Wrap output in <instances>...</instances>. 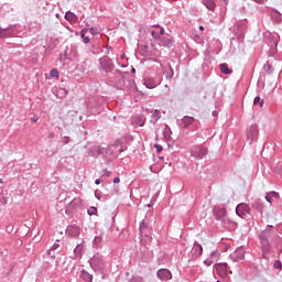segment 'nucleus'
<instances>
[{
    "mask_svg": "<svg viewBox=\"0 0 282 282\" xmlns=\"http://www.w3.org/2000/svg\"><path fill=\"white\" fill-rule=\"evenodd\" d=\"M220 72H221V74H225L226 76H230V74H232V69H230L228 67V64H226V63L220 64Z\"/></svg>",
    "mask_w": 282,
    "mask_h": 282,
    "instance_id": "nucleus-26",
    "label": "nucleus"
},
{
    "mask_svg": "<svg viewBox=\"0 0 282 282\" xmlns=\"http://www.w3.org/2000/svg\"><path fill=\"white\" fill-rule=\"evenodd\" d=\"M263 69L267 74H274V67H272V64L270 62H267L263 66Z\"/></svg>",
    "mask_w": 282,
    "mask_h": 282,
    "instance_id": "nucleus-28",
    "label": "nucleus"
},
{
    "mask_svg": "<svg viewBox=\"0 0 282 282\" xmlns=\"http://www.w3.org/2000/svg\"><path fill=\"white\" fill-rule=\"evenodd\" d=\"M169 69L170 70L165 74L166 80H171L173 76H175V72L173 70V66H171V64H169Z\"/></svg>",
    "mask_w": 282,
    "mask_h": 282,
    "instance_id": "nucleus-30",
    "label": "nucleus"
},
{
    "mask_svg": "<svg viewBox=\"0 0 282 282\" xmlns=\"http://www.w3.org/2000/svg\"><path fill=\"white\" fill-rule=\"evenodd\" d=\"M58 248H61V245L55 242L52 247L51 250H58Z\"/></svg>",
    "mask_w": 282,
    "mask_h": 282,
    "instance_id": "nucleus-52",
    "label": "nucleus"
},
{
    "mask_svg": "<svg viewBox=\"0 0 282 282\" xmlns=\"http://www.w3.org/2000/svg\"><path fill=\"white\" fill-rule=\"evenodd\" d=\"M151 36L155 40V41H160V34L158 33V32H155V31H152L151 32Z\"/></svg>",
    "mask_w": 282,
    "mask_h": 282,
    "instance_id": "nucleus-45",
    "label": "nucleus"
},
{
    "mask_svg": "<svg viewBox=\"0 0 282 282\" xmlns=\"http://www.w3.org/2000/svg\"><path fill=\"white\" fill-rule=\"evenodd\" d=\"M118 153H119V155H120L121 153H124V148L119 149Z\"/></svg>",
    "mask_w": 282,
    "mask_h": 282,
    "instance_id": "nucleus-61",
    "label": "nucleus"
},
{
    "mask_svg": "<svg viewBox=\"0 0 282 282\" xmlns=\"http://www.w3.org/2000/svg\"><path fill=\"white\" fill-rule=\"evenodd\" d=\"M12 34H13L12 25L4 29L0 28V39H7V36H12Z\"/></svg>",
    "mask_w": 282,
    "mask_h": 282,
    "instance_id": "nucleus-20",
    "label": "nucleus"
},
{
    "mask_svg": "<svg viewBox=\"0 0 282 282\" xmlns=\"http://www.w3.org/2000/svg\"><path fill=\"white\" fill-rule=\"evenodd\" d=\"M104 175H106V177H111V171L105 169L104 170Z\"/></svg>",
    "mask_w": 282,
    "mask_h": 282,
    "instance_id": "nucleus-51",
    "label": "nucleus"
},
{
    "mask_svg": "<svg viewBox=\"0 0 282 282\" xmlns=\"http://www.w3.org/2000/svg\"><path fill=\"white\" fill-rule=\"evenodd\" d=\"M110 74H113V75L119 74V76H121V78H124V75L129 74V73L122 72L117 68V69H113V73H110Z\"/></svg>",
    "mask_w": 282,
    "mask_h": 282,
    "instance_id": "nucleus-39",
    "label": "nucleus"
},
{
    "mask_svg": "<svg viewBox=\"0 0 282 282\" xmlns=\"http://www.w3.org/2000/svg\"><path fill=\"white\" fill-rule=\"evenodd\" d=\"M88 263L96 272L97 274H102L105 272V268H107V263L105 262V257L100 256L99 253L93 256L89 260Z\"/></svg>",
    "mask_w": 282,
    "mask_h": 282,
    "instance_id": "nucleus-3",
    "label": "nucleus"
},
{
    "mask_svg": "<svg viewBox=\"0 0 282 282\" xmlns=\"http://www.w3.org/2000/svg\"><path fill=\"white\" fill-rule=\"evenodd\" d=\"M159 36H166V31L164 30V28H161L160 31L158 32Z\"/></svg>",
    "mask_w": 282,
    "mask_h": 282,
    "instance_id": "nucleus-47",
    "label": "nucleus"
},
{
    "mask_svg": "<svg viewBox=\"0 0 282 282\" xmlns=\"http://www.w3.org/2000/svg\"><path fill=\"white\" fill-rule=\"evenodd\" d=\"M273 268H275V270H282L281 260H275L273 263Z\"/></svg>",
    "mask_w": 282,
    "mask_h": 282,
    "instance_id": "nucleus-40",
    "label": "nucleus"
},
{
    "mask_svg": "<svg viewBox=\"0 0 282 282\" xmlns=\"http://www.w3.org/2000/svg\"><path fill=\"white\" fill-rule=\"evenodd\" d=\"M113 145H115V147H120V145H122V140H121V139L115 140Z\"/></svg>",
    "mask_w": 282,
    "mask_h": 282,
    "instance_id": "nucleus-50",
    "label": "nucleus"
},
{
    "mask_svg": "<svg viewBox=\"0 0 282 282\" xmlns=\"http://www.w3.org/2000/svg\"><path fill=\"white\" fill-rule=\"evenodd\" d=\"M160 116H156V118L154 120H151L152 124H155V122H158Z\"/></svg>",
    "mask_w": 282,
    "mask_h": 282,
    "instance_id": "nucleus-60",
    "label": "nucleus"
},
{
    "mask_svg": "<svg viewBox=\"0 0 282 282\" xmlns=\"http://www.w3.org/2000/svg\"><path fill=\"white\" fill-rule=\"evenodd\" d=\"M230 259L231 261H234V263H239V261H243V259H246V250L243 249V247L237 248L236 251L230 254Z\"/></svg>",
    "mask_w": 282,
    "mask_h": 282,
    "instance_id": "nucleus-10",
    "label": "nucleus"
},
{
    "mask_svg": "<svg viewBox=\"0 0 282 282\" xmlns=\"http://www.w3.org/2000/svg\"><path fill=\"white\" fill-rule=\"evenodd\" d=\"M144 85H145L147 89H155V87H158V84H155V80H153V79L145 80Z\"/></svg>",
    "mask_w": 282,
    "mask_h": 282,
    "instance_id": "nucleus-27",
    "label": "nucleus"
},
{
    "mask_svg": "<svg viewBox=\"0 0 282 282\" xmlns=\"http://www.w3.org/2000/svg\"><path fill=\"white\" fill-rule=\"evenodd\" d=\"M65 19H66V21H69L70 23L78 22V15L75 14L74 12H72V11H67L65 13Z\"/></svg>",
    "mask_w": 282,
    "mask_h": 282,
    "instance_id": "nucleus-25",
    "label": "nucleus"
},
{
    "mask_svg": "<svg viewBox=\"0 0 282 282\" xmlns=\"http://www.w3.org/2000/svg\"><path fill=\"white\" fill-rule=\"evenodd\" d=\"M278 45H279V40L276 37H274V35H270L269 36V46H270L271 54H276Z\"/></svg>",
    "mask_w": 282,
    "mask_h": 282,
    "instance_id": "nucleus-18",
    "label": "nucleus"
},
{
    "mask_svg": "<svg viewBox=\"0 0 282 282\" xmlns=\"http://www.w3.org/2000/svg\"><path fill=\"white\" fill-rule=\"evenodd\" d=\"M272 228H274V226L268 225L267 228L259 235L262 252H264V254H270L272 250V241L274 239Z\"/></svg>",
    "mask_w": 282,
    "mask_h": 282,
    "instance_id": "nucleus-1",
    "label": "nucleus"
},
{
    "mask_svg": "<svg viewBox=\"0 0 282 282\" xmlns=\"http://www.w3.org/2000/svg\"><path fill=\"white\" fill-rule=\"evenodd\" d=\"M250 213H252V209L247 203H240L236 206V215H238V217H240L241 219H247Z\"/></svg>",
    "mask_w": 282,
    "mask_h": 282,
    "instance_id": "nucleus-7",
    "label": "nucleus"
},
{
    "mask_svg": "<svg viewBox=\"0 0 282 282\" xmlns=\"http://www.w3.org/2000/svg\"><path fill=\"white\" fill-rule=\"evenodd\" d=\"M50 76H52V78H58V69H51Z\"/></svg>",
    "mask_w": 282,
    "mask_h": 282,
    "instance_id": "nucleus-42",
    "label": "nucleus"
},
{
    "mask_svg": "<svg viewBox=\"0 0 282 282\" xmlns=\"http://www.w3.org/2000/svg\"><path fill=\"white\" fill-rule=\"evenodd\" d=\"M86 32H89V29L85 28L80 31L79 36H85Z\"/></svg>",
    "mask_w": 282,
    "mask_h": 282,
    "instance_id": "nucleus-53",
    "label": "nucleus"
},
{
    "mask_svg": "<svg viewBox=\"0 0 282 282\" xmlns=\"http://www.w3.org/2000/svg\"><path fill=\"white\" fill-rule=\"evenodd\" d=\"M253 105H254V107H257V105H259L260 107H263L264 101H263V99H261V97L257 96L253 99Z\"/></svg>",
    "mask_w": 282,
    "mask_h": 282,
    "instance_id": "nucleus-32",
    "label": "nucleus"
},
{
    "mask_svg": "<svg viewBox=\"0 0 282 282\" xmlns=\"http://www.w3.org/2000/svg\"><path fill=\"white\" fill-rule=\"evenodd\" d=\"M95 197H96V199H100V193H98V192H95Z\"/></svg>",
    "mask_w": 282,
    "mask_h": 282,
    "instance_id": "nucleus-59",
    "label": "nucleus"
},
{
    "mask_svg": "<svg viewBox=\"0 0 282 282\" xmlns=\"http://www.w3.org/2000/svg\"><path fill=\"white\" fill-rule=\"evenodd\" d=\"M212 113L215 117V116H217L218 112H217V110H214Z\"/></svg>",
    "mask_w": 282,
    "mask_h": 282,
    "instance_id": "nucleus-64",
    "label": "nucleus"
},
{
    "mask_svg": "<svg viewBox=\"0 0 282 282\" xmlns=\"http://www.w3.org/2000/svg\"><path fill=\"white\" fill-rule=\"evenodd\" d=\"M216 271L220 276H228V272L232 274V271L229 270L228 263L226 262L216 263Z\"/></svg>",
    "mask_w": 282,
    "mask_h": 282,
    "instance_id": "nucleus-11",
    "label": "nucleus"
},
{
    "mask_svg": "<svg viewBox=\"0 0 282 282\" xmlns=\"http://www.w3.org/2000/svg\"><path fill=\"white\" fill-rule=\"evenodd\" d=\"M210 257H212V259H215V257H217V250L212 251Z\"/></svg>",
    "mask_w": 282,
    "mask_h": 282,
    "instance_id": "nucleus-56",
    "label": "nucleus"
},
{
    "mask_svg": "<svg viewBox=\"0 0 282 282\" xmlns=\"http://www.w3.org/2000/svg\"><path fill=\"white\" fill-rule=\"evenodd\" d=\"M208 155V149L204 148V145H194L191 149V156L195 158V160H204Z\"/></svg>",
    "mask_w": 282,
    "mask_h": 282,
    "instance_id": "nucleus-4",
    "label": "nucleus"
},
{
    "mask_svg": "<svg viewBox=\"0 0 282 282\" xmlns=\"http://www.w3.org/2000/svg\"><path fill=\"white\" fill-rule=\"evenodd\" d=\"M52 248L51 249H48L47 251H46V254H48V257H51V259H56V256L55 254H52Z\"/></svg>",
    "mask_w": 282,
    "mask_h": 282,
    "instance_id": "nucleus-49",
    "label": "nucleus"
},
{
    "mask_svg": "<svg viewBox=\"0 0 282 282\" xmlns=\"http://www.w3.org/2000/svg\"><path fill=\"white\" fill-rule=\"evenodd\" d=\"M204 263H205V265L210 267V265H213V260L207 259L204 261Z\"/></svg>",
    "mask_w": 282,
    "mask_h": 282,
    "instance_id": "nucleus-54",
    "label": "nucleus"
},
{
    "mask_svg": "<svg viewBox=\"0 0 282 282\" xmlns=\"http://www.w3.org/2000/svg\"><path fill=\"white\" fill-rule=\"evenodd\" d=\"M63 144H69V137H64Z\"/></svg>",
    "mask_w": 282,
    "mask_h": 282,
    "instance_id": "nucleus-55",
    "label": "nucleus"
},
{
    "mask_svg": "<svg viewBox=\"0 0 282 282\" xmlns=\"http://www.w3.org/2000/svg\"><path fill=\"white\" fill-rule=\"evenodd\" d=\"M79 278L84 281V282H94V274L89 273L87 270L82 269L80 270V274Z\"/></svg>",
    "mask_w": 282,
    "mask_h": 282,
    "instance_id": "nucleus-19",
    "label": "nucleus"
},
{
    "mask_svg": "<svg viewBox=\"0 0 282 282\" xmlns=\"http://www.w3.org/2000/svg\"><path fill=\"white\" fill-rule=\"evenodd\" d=\"M251 208H253V210H257V213H260V215H263V210H265V204L263 203V200H261V198H256L251 203Z\"/></svg>",
    "mask_w": 282,
    "mask_h": 282,
    "instance_id": "nucleus-15",
    "label": "nucleus"
},
{
    "mask_svg": "<svg viewBox=\"0 0 282 282\" xmlns=\"http://www.w3.org/2000/svg\"><path fill=\"white\" fill-rule=\"evenodd\" d=\"M169 133H171V128H169V126H165L163 135H164V138H166V140H169V138H171V135H169Z\"/></svg>",
    "mask_w": 282,
    "mask_h": 282,
    "instance_id": "nucleus-41",
    "label": "nucleus"
},
{
    "mask_svg": "<svg viewBox=\"0 0 282 282\" xmlns=\"http://www.w3.org/2000/svg\"><path fill=\"white\" fill-rule=\"evenodd\" d=\"M95 184L98 186L100 184V178L95 180Z\"/></svg>",
    "mask_w": 282,
    "mask_h": 282,
    "instance_id": "nucleus-62",
    "label": "nucleus"
},
{
    "mask_svg": "<svg viewBox=\"0 0 282 282\" xmlns=\"http://www.w3.org/2000/svg\"><path fill=\"white\" fill-rule=\"evenodd\" d=\"M75 257H78L79 259L83 257V245H77L74 249Z\"/></svg>",
    "mask_w": 282,
    "mask_h": 282,
    "instance_id": "nucleus-29",
    "label": "nucleus"
},
{
    "mask_svg": "<svg viewBox=\"0 0 282 282\" xmlns=\"http://www.w3.org/2000/svg\"><path fill=\"white\" fill-rule=\"evenodd\" d=\"M147 228H149V225L144 220H142L139 225V230H140L141 235H142V232H144V230H147Z\"/></svg>",
    "mask_w": 282,
    "mask_h": 282,
    "instance_id": "nucleus-35",
    "label": "nucleus"
},
{
    "mask_svg": "<svg viewBox=\"0 0 282 282\" xmlns=\"http://www.w3.org/2000/svg\"><path fill=\"white\" fill-rule=\"evenodd\" d=\"M31 122H39V117L31 118Z\"/></svg>",
    "mask_w": 282,
    "mask_h": 282,
    "instance_id": "nucleus-58",
    "label": "nucleus"
},
{
    "mask_svg": "<svg viewBox=\"0 0 282 282\" xmlns=\"http://www.w3.org/2000/svg\"><path fill=\"white\" fill-rule=\"evenodd\" d=\"M87 214L89 215V217H91L93 215H98V208L91 206L90 208L87 209Z\"/></svg>",
    "mask_w": 282,
    "mask_h": 282,
    "instance_id": "nucleus-34",
    "label": "nucleus"
},
{
    "mask_svg": "<svg viewBox=\"0 0 282 282\" xmlns=\"http://www.w3.org/2000/svg\"><path fill=\"white\" fill-rule=\"evenodd\" d=\"M226 226H230L231 228H237V226H239V224H237L236 221L230 220V218L227 219Z\"/></svg>",
    "mask_w": 282,
    "mask_h": 282,
    "instance_id": "nucleus-37",
    "label": "nucleus"
},
{
    "mask_svg": "<svg viewBox=\"0 0 282 282\" xmlns=\"http://www.w3.org/2000/svg\"><path fill=\"white\" fill-rule=\"evenodd\" d=\"M156 276L160 281H171V279H173V273H171L169 269H159Z\"/></svg>",
    "mask_w": 282,
    "mask_h": 282,
    "instance_id": "nucleus-12",
    "label": "nucleus"
},
{
    "mask_svg": "<svg viewBox=\"0 0 282 282\" xmlns=\"http://www.w3.org/2000/svg\"><path fill=\"white\" fill-rule=\"evenodd\" d=\"M0 204L1 206H6L8 204V193L0 194Z\"/></svg>",
    "mask_w": 282,
    "mask_h": 282,
    "instance_id": "nucleus-31",
    "label": "nucleus"
},
{
    "mask_svg": "<svg viewBox=\"0 0 282 282\" xmlns=\"http://www.w3.org/2000/svg\"><path fill=\"white\" fill-rule=\"evenodd\" d=\"M78 208H80V202L74 199L67 205L65 213L68 215V217H72L78 213Z\"/></svg>",
    "mask_w": 282,
    "mask_h": 282,
    "instance_id": "nucleus-9",
    "label": "nucleus"
},
{
    "mask_svg": "<svg viewBox=\"0 0 282 282\" xmlns=\"http://www.w3.org/2000/svg\"><path fill=\"white\" fill-rule=\"evenodd\" d=\"M113 184H120V177H118V176L115 177V178H113Z\"/></svg>",
    "mask_w": 282,
    "mask_h": 282,
    "instance_id": "nucleus-57",
    "label": "nucleus"
},
{
    "mask_svg": "<svg viewBox=\"0 0 282 282\" xmlns=\"http://www.w3.org/2000/svg\"><path fill=\"white\" fill-rule=\"evenodd\" d=\"M104 149L100 145H95L90 148L87 153L90 158H100L104 154Z\"/></svg>",
    "mask_w": 282,
    "mask_h": 282,
    "instance_id": "nucleus-17",
    "label": "nucleus"
},
{
    "mask_svg": "<svg viewBox=\"0 0 282 282\" xmlns=\"http://www.w3.org/2000/svg\"><path fill=\"white\" fill-rule=\"evenodd\" d=\"M133 124H137V127H144V122H147V118L144 116H135L132 119Z\"/></svg>",
    "mask_w": 282,
    "mask_h": 282,
    "instance_id": "nucleus-24",
    "label": "nucleus"
},
{
    "mask_svg": "<svg viewBox=\"0 0 282 282\" xmlns=\"http://www.w3.org/2000/svg\"><path fill=\"white\" fill-rule=\"evenodd\" d=\"M101 242H102V238L99 237V236H96L95 239H94V246H98Z\"/></svg>",
    "mask_w": 282,
    "mask_h": 282,
    "instance_id": "nucleus-44",
    "label": "nucleus"
},
{
    "mask_svg": "<svg viewBox=\"0 0 282 282\" xmlns=\"http://www.w3.org/2000/svg\"><path fill=\"white\" fill-rule=\"evenodd\" d=\"M256 3H263V0H253Z\"/></svg>",
    "mask_w": 282,
    "mask_h": 282,
    "instance_id": "nucleus-63",
    "label": "nucleus"
},
{
    "mask_svg": "<svg viewBox=\"0 0 282 282\" xmlns=\"http://www.w3.org/2000/svg\"><path fill=\"white\" fill-rule=\"evenodd\" d=\"M67 94H69V91L66 88H57L54 91V96H56V98H59L61 100H63V98H65Z\"/></svg>",
    "mask_w": 282,
    "mask_h": 282,
    "instance_id": "nucleus-23",
    "label": "nucleus"
},
{
    "mask_svg": "<svg viewBox=\"0 0 282 282\" xmlns=\"http://www.w3.org/2000/svg\"><path fill=\"white\" fill-rule=\"evenodd\" d=\"M270 17H271V21H273V23H281V21H282L281 12H279L276 10H272L270 12Z\"/></svg>",
    "mask_w": 282,
    "mask_h": 282,
    "instance_id": "nucleus-22",
    "label": "nucleus"
},
{
    "mask_svg": "<svg viewBox=\"0 0 282 282\" xmlns=\"http://www.w3.org/2000/svg\"><path fill=\"white\" fill-rule=\"evenodd\" d=\"M204 253V247H202V245H199V242H194V247L192 249V259L195 261L197 259H199V257H202V254Z\"/></svg>",
    "mask_w": 282,
    "mask_h": 282,
    "instance_id": "nucleus-13",
    "label": "nucleus"
},
{
    "mask_svg": "<svg viewBox=\"0 0 282 282\" xmlns=\"http://www.w3.org/2000/svg\"><path fill=\"white\" fill-rule=\"evenodd\" d=\"M89 30V33L93 35V36H96L97 34H100V30H98V28L96 26H91Z\"/></svg>",
    "mask_w": 282,
    "mask_h": 282,
    "instance_id": "nucleus-36",
    "label": "nucleus"
},
{
    "mask_svg": "<svg viewBox=\"0 0 282 282\" xmlns=\"http://www.w3.org/2000/svg\"><path fill=\"white\" fill-rule=\"evenodd\" d=\"M264 199L272 206V196L268 192L265 193Z\"/></svg>",
    "mask_w": 282,
    "mask_h": 282,
    "instance_id": "nucleus-43",
    "label": "nucleus"
},
{
    "mask_svg": "<svg viewBox=\"0 0 282 282\" xmlns=\"http://www.w3.org/2000/svg\"><path fill=\"white\" fill-rule=\"evenodd\" d=\"M128 282H144V278L140 275H132V278L129 279Z\"/></svg>",
    "mask_w": 282,
    "mask_h": 282,
    "instance_id": "nucleus-33",
    "label": "nucleus"
},
{
    "mask_svg": "<svg viewBox=\"0 0 282 282\" xmlns=\"http://www.w3.org/2000/svg\"><path fill=\"white\" fill-rule=\"evenodd\" d=\"M99 67L105 72L107 79L109 83H112L111 77L109 74H113V69H116V64H113V59L109 57V52L106 53L102 57L99 58Z\"/></svg>",
    "mask_w": 282,
    "mask_h": 282,
    "instance_id": "nucleus-2",
    "label": "nucleus"
},
{
    "mask_svg": "<svg viewBox=\"0 0 282 282\" xmlns=\"http://www.w3.org/2000/svg\"><path fill=\"white\" fill-rule=\"evenodd\" d=\"M257 140H259V126L253 123L247 128V142L252 144V142H257Z\"/></svg>",
    "mask_w": 282,
    "mask_h": 282,
    "instance_id": "nucleus-5",
    "label": "nucleus"
},
{
    "mask_svg": "<svg viewBox=\"0 0 282 282\" xmlns=\"http://www.w3.org/2000/svg\"><path fill=\"white\" fill-rule=\"evenodd\" d=\"M154 149H156V153L164 151V148L161 144H154Z\"/></svg>",
    "mask_w": 282,
    "mask_h": 282,
    "instance_id": "nucleus-46",
    "label": "nucleus"
},
{
    "mask_svg": "<svg viewBox=\"0 0 282 282\" xmlns=\"http://www.w3.org/2000/svg\"><path fill=\"white\" fill-rule=\"evenodd\" d=\"M193 122H195V118L191 117V116H184L181 121L178 122V127H181V129H188L191 127V124H193Z\"/></svg>",
    "mask_w": 282,
    "mask_h": 282,
    "instance_id": "nucleus-16",
    "label": "nucleus"
},
{
    "mask_svg": "<svg viewBox=\"0 0 282 282\" xmlns=\"http://www.w3.org/2000/svg\"><path fill=\"white\" fill-rule=\"evenodd\" d=\"M80 39H83V43H85V45L89 44V41H90L89 36L84 35V36H80Z\"/></svg>",
    "mask_w": 282,
    "mask_h": 282,
    "instance_id": "nucleus-48",
    "label": "nucleus"
},
{
    "mask_svg": "<svg viewBox=\"0 0 282 282\" xmlns=\"http://www.w3.org/2000/svg\"><path fill=\"white\" fill-rule=\"evenodd\" d=\"M214 213V217L217 221H220L223 224V226L226 227L227 224V213H226V208L221 207V206H215L213 209Z\"/></svg>",
    "mask_w": 282,
    "mask_h": 282,
    "instance_id": "nucleus-6",
    "label": "nucleus"
},
{
    "mask_svg": "<svg viewBox=\"0 0 282 282\" xmlns=\"http://www.w3.org/2000/svg\"><path fill=\"white\" fill-rule=\"evenodd\" d=\"M203 6L207 8L210 12H215L217 4L215 3V0H202Z\"/></svg>",
    "mask_w": 282,
    "mask_h": 282,
    "instance_id": "nucleus-21",
    "label": "nucleus"
},
{
    "mask_svg": "<svg viewBox=\"0 0 282 282\" xmlns=\"http://www.w3.org/2000/svg\"><path fill=\"white\" fill-rule=\"evenodd\" d=\"M66 235L68 237H73V239H77V237H80V227L76 225H70L66 228Z\"/></svg>",
    "mask_w": 282,
    "mask_h": 282,
    "instance_id": "nucleus-14",
    "label": "nucleus"
},
{
    "mask_svg": "<svg viewBox=\"0 0 282 282\" xmlns=\"http://www.w3.org/2000/svg\"><path fill=\"white\" fill-rule=\"evenodd\" d=\"M271 198L273 197L274 199H279V197H281V195H279V192L272 191V192H267Z\"/></svg>",
    "mask_w": 282,
    "mask_h": 282,
    "instance_id": "nucleus-38",
    "label": "nucleus"
},
{
    "mask_svg": "<svg viewBox=\"0 0 282 282\" xmlns=\"http://www.w3.org/2000/svg\"><path fill=\"white\" fill-rule=\"evenodd\" d=\"M159 45L161 47H167V50H172V47H175V40L171 34H166L165 36L161 35L159 39Z\"/></svg>",
    "mask_w": 282,
    "mask_h": 282,
    "instance_id": "nucleus-8",
    "label": "nucleus"
}]
</instances>
